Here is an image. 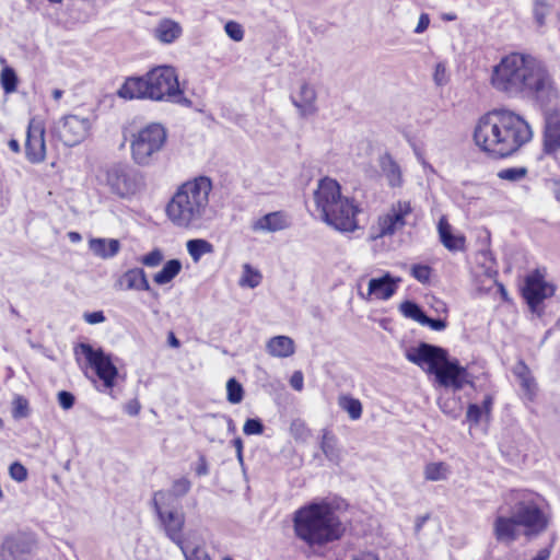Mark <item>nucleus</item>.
<instances>
[{
    "mask_svg": "<svg viewBox=\"0 0 560 560\" xmlns=\"http://www.w3.org/2000/svg\"><path fill=\"white\" fill-rule=\"evenodd\" d=\"M343 198L340 191V185L337 180L328 177L320 179L314 191V202L320 219L324 221L326 217H330L337 221L334 214V207Z\"/></svg>",
    "mask_w": 560,
    "mask_h": 560,
    "instance_id": "obj_13",
    "label": "nucleus"
},
{
    "mask_svg": "<svg viewBox=\"0 0 560 560\" xmlns=\"http://www.w3.org/2000/svg\"><path fill=\"white\" fill-rule=\"evenodd\" d=\"M75 401L74 395L68 390H61L58 393V402L65 410H69L73 407Z\"/></svg>",
    "mask_w": 560,
    "mask_h": 560,
    "instance_id": "obj_53",
    "label": "nucleus"
},
{
    "mask_svg": "<svg viewBox=\"0 0 560 560\" xmlns=\"http://www.w3.org/2000/svg\"><path fill=\"white\" fill-rule=\"evenodd\" d=\"M9 475L13 480L22 482L27 478V469L20 462H14L9 466Z\"/></svg>",
    "mask_w": 560,
    "mask_h": 560,
    "instance_id": "obj_48",
    "label": "nucleus"
},
{
    "mask_svg": "<svg viewBox=\"0 0 560 560\" xmlns=\"http://www.w3.org/2000/svg\"><path fill=\"white\" fill-rule=\"evenodd\" d=\"M520 527L527 537L541 534L548 526V518L541 509L532 501H521L512 510Z\"/></svg>",
    "mask_w": 560,
    "mask_h": 560,
    "instance_id": "obj_11",
    "label": "nucleus"
},
{
    "mask_svg": "<svg viewBox=\"0 0 560 560\" xmlns=\"http://www.w3.org/2000/svg\"><path fill=\"white\" fill-rule=\"evenodd\" d=\"M33 539L24 535L10 537L3 544V551L8 552L13 560H25L33 551Z\"/></svg>",
    "mask_w": 560,
    "mask_h": 560,
    "instance_id": "obj_23",
    "label": "nucleus"
},
{
    "mask_svg": "<svg viewBox=\"0 0 560 560\" xmlns=\"http://www.w3.org/2000/svg\"><path fill=\"white\" fill-rule=\"evenodd\" d=\"M485 418V412L478 404H469L467 407L466 420L470 425L478 424Z\"/></svg>",
    "mask_w": 560,
    "mask_h": 560,
    "instance_id": "obj_47",
    "label": "nucleus"
},
{
    "mask_svg": "<svg viewBox=\"0 0 560 560\" xmlns=\"http://www.w3.org/2000/svg\"><path fill=\"white\" fill-rule=\"evenodd\" d=\"M91 252L103 259L112 258L120 250V243L115 238H92L89 242Z\"/></svg>",
    "mask_w": 560,
    "mask_h": 560,
    "instance_id": "obj_28",
    "label": "nucleus"
},
{
    "mask_svg": "<svg viewBox=\"0 0 560 560\" xmlns=\"http://www.w3.org/2000/svg\"><path fill=\"white\" fill-rule=\"evenodd\" d=\"M435 380L441 386L450 387L453 392L460 390L465 385H474L467 369L460 365L457 359H450V357L438 370Z\"/></svg>",
    "mask_w": 560,
    "mask_h": 560,
    "instance_id": "obj_15",
    "label": "nucleus"
},
{
    "mask_svg": "<svg viewBox=\"0 0 560 560\" xmlns=\"http://www.w3.org/2000/svg\"><path fill=\"white\" fill-rule=\"evenodd\" d=\"M521 381V386L524 389L525 394L528 398H532L536 390V383L534 378L529 375H525Z\"/></svg>",
    "mask_w": 560,
    "mask_h": 560,
    "instance_id": "obj_55",
    "label": "nucleus"
},
{
    "mask_svg": "<svg viewBox=\"0 0 560 560\" xmlns=\"http://www.w3.org/2000/svg\"><path fill=\"white\" fill-rule=\"evenodd\" d=\"M18 75L13 68L4 67L0 73V84L7 94H11L16 91L18 88Z\"/></svg>",
    "mask_w": 560,
    "mask_h": 560,
    "instance_id": "obj_37",
    "label": "nucleus"
},
{
    "mask_svg": "<svg viewBox=\"0 0 560 560\" xmlns=\"http://www.w3.org/2000/svg\"><path fill=\"white\" fill-rule=\"evenodd\" d=\"M290 218L283 211L267 213L252 221L250 229L256 233H275L290 226Z\"/></svg>",
    "mask_w": 560,
    "mask_h": 560,
    "instance_id": "obj_21",
    "label": "nucleus"
},
{
    "mask_svg": "<svg viewBox=\"0 0 560 560\" xmlns=\"http://www.w3.org/2000/svg\"><path fill=\"white\" fill-rule=\"evenodd\" d=\"M182 551L185 560H211L208 552L202 547H195L189 550L185 542H182V547H178Z\"/></svg>",
    "mask_w": 560,
    "mask_h": 560,
    "instance_id": "obj_40",
    "label": "nucleus"
},
{
    "mask_svg": "<svg viewBox=\"0 0 560 560\" xmlns=\"http://www.w3.org/2000/svg\"><path fill=\"white\" fill-rule=\"evenodd\" d=\"M13 415L15 418H22L27 416V401L23 398L15 400Z\"/></svg>",
    "mask_w": 560,
    "mask_h": 560,
    "instance_id": "obj_56",
    "label": "nucleus"
},
{
    "mask_svg": "<svg viewBox=\"0 0 560 560\" xmlns=\"http://www.w3.org/2000/svg\"><path fill=\"white\" fill-rule=\"evenodd\" d=\"M399 282V278H395L389 272H385L380 277L371 278L368 282L366 291L361 290L360 281L358 284L359 294L369 301L388 300L398 289Z\"/></svg>",
    "mask_w": 560,
    "mask_h": 560,
    "instance_id": "obj_18",
    "label": "nucleus"
},
{
    "mask_svg": "<svg viewBox=\"0 0 560 560\" xmlns=\"http://www.w3.org/2000/svg\"><path fill=\"white\" fill-rule=\"evenodd\" d=\"M182 262L178 259H171L165 262L163 268L153 277V281L159 285L170 283L182 271Z\"/></svg>",
    "mask_w": 560,
    "mask_h": 560,
    "instance_id": "obj_31",
    "label": "nucleus"
},
{
    "mask_svg": "<svg viewBox=\"0 0 560 560\" xmlns=\"http://www.w3.org/2000/svg\"><path fill=\"white\" fill-rule=\"evenodd\" d=\"M552 192H553L556 200L560 203V180L553 182Z\"/></svg>",
    "mask_w": 560,
    "mask_h": 560,
    "instance_id": "obj_64",
    "label": "nucleus"
},
{
    "mask_svg": "<svg viewBox=\"0 0 560 560\" xmlns=\"http://www.w3.org/2000/svg\"><path fill=\"white\" fill-rule=\"evenodd\" d=\"M187 252L195 262H198L203 255L213 253V245L207 240H189L186 244Z\"/></svg>",
    "mask_w": 560,
    "mask_h": 560,
    "instance_id": "obj_32",
    "label": "nucleus"
},
{
    "mask_svg": "<svg viewBox=\"0 0 560 560\" xmlns=\"http://www.w3.org/2000/svg\"><path fill=\"white\" fill-rule=\"evenodd\" d=\"M439 407L443 413L447 415L452 419H457L460 415L462 408L458 406L455 399H440Z\"/></svg>",
    "mask_w": 560,
    "mask_h": 560,
    "instance_id": "obj_41",
    "label": "nucleus"
},
{
    "mask_svg": "<svg viewBox=\"0 0 560 560\" xmlns=\"http://www.w3.org/2000/svg\"><path fill=\"white\" fill-rule=\"evenodd\" d=\"M532 137L528 122L506 109H494L481 116L474 130L476 145L494 158L512 155Z\"/></svg>",
    "mask_w": 560,
    "mask_h": 560,
    "instance_id": "obj_1",
    "label": "nucleus"
},
{
    "mask_svg": "<svg viewBox=\"0 0 560 560\" xmlns=\"http://www.w3.org/2000/svg\"><path fill=\"white\" fill-rule=\"evenodd\" d=\"M351 560H380L378 557L373 552H363L352 557Z\"/></svg>",
    "mask_w": 560,
    "mask_h": 560,
    "instance_id": "obj_63",
    "label": "nucleus"
},
{
    "mask_svg": "<svg viewBox=\"0 0 560 560\" xmlns=\"http://www.w3.org/2000/svg\"><path fill=\"white\" fill-rule=\"evenodd\" d=\"M290 100L302 118L314 116L318 112L316 90L307 82H302L292 92Z\"/></svg>",
    "mask_w": 560,
    "mask_h": 560,
    "instance_id": "obj_20",
    "label": "nucleus"
},
{
    "mask_svg": "<svg viewBox=\"0 0 560 560\" xmlns=\"http://www.w3.org/2000/svg\"><path fill=\"white\" fill-rule=\"evenodd\" d=\"M125 100H151L190 106L191 101L185 96L179 86L178 75L171 66H158L143 77L126 79L117 92Z\"/></svg>",
    "mask_w": 560,
    "mask_h": 560,
    "instance_id": "obj_4",
    "label": "nucleus"
},
{
    "mask_svg": "<svg viewBox=\"0 0 560 560\" xmlns=\"http://www.w3.org/2000/svg\"><path fill=\"white\" fill-rule=\"evenodd\" d=\"M151 504L161 530L177 547H182L186 516L180 504H174L173 495L162 490L153 493Z\"/></svg>",
    "mask_w": 560,
    "mask_h": 560,
    "instance_id": "obj_7",
    "label": "nucleus"
},
{
    "mask_svg": "<svg viewBox=\"0 0 560 560\" xmlns=\"http://www.w3.org/2000/svg\"><path fill=\"white\" fill-rule=\"evenodd\" d=\"M514 374L521 380L523 378L525 375H529V371H528V368L523 363V362H520L515 368H514Z\"/></svg>",
    "mask_w": 560,
    "mask_h": 560,
    "instance_id": "obj_61",
    "label": "nucleus"
},
{
    "mask_svg": "<svg viewBox=\"0 0 560 560\" xmlns=\"http://www.w3.org/2000/svg\"><path fill=\"white\" fill-rule=\"evenodd\" d=\"M320 448L328 460L338 463L340 459V453L336 445V439L328 432H325L322 438Z\"/></svg>",
    "mask_w": 560,
    "mask_h": 560,
    "instance_id": "obj_34",
    "label": "nucleus"
},
{
    "mask_svg": "<svg viewBox=\"0 0 560 560\" xmlns=\"http://www.w3.org/2000/svg\"><path fill=\"white\" fill-rule=\"evenodd\" d=\"M104 182L110 191L120 198H128L138 190L136 176L126 165L116 164L108 167Z\"/></svg>",
    "mask_w": 560,
    "mask_h": 560,
    "instance_id": "obj_14",
    "label": "nucleus"
},
{
    "mask_svg": "<svg viewBox=\"0 0 560 560\" xmlns=\"http://www.w3.org/2000/svg\"><path fill=\"white\" fill-rule=\"evenodd\" d=\"M92 121L89 117L66 115L55 122L52 133L67 147L83 142L91 132Z\"/></svg>",
    "mask_w": 560,
    "mask_h": 560,
    "instance_id": "obj_9",
    "label": "nucleus"
},
{
    "mask_svg": "<svg viewBox=\"0 0 560 560\" xmlns=\"http://www.w3.org/2000/svg\"><path fill=\"white\" fill-rule=\"evenodd\" d=\"M518 527L513 512L510 516L498 515L493 524V534L499 542L510 545L517 539Z\"/></svg>",
    "mask_w": 560,
    "mask_h": 560,
    "instance_id": "obj_22",
    "label": "nucleus"
},
{
    "mask_svg": "<svg viewBox=\"0 0 560 560\" xmlns=\"http://www.w3.org/2000/svg\"><path fill=\"white\" fill-rule=\"evenodd\" d=\"M339 406L348 412L350 419L358 420L362 416V404L359 399L351 396H341Z\"/></svg>",
    "mask_w": 560,
    "mask_h": 560,
    "instance_id": "obj_36",
    "label": "nucleus"
},
{
    "mask_svg": "<svg viewBox=\"0 0 560 560\" xmlns=\"http://www.w3.org/2000/svg\"><path fill=\"white\" fill-rule=\"evenodd\" d=\"M195 471L197 476H207L209 474L208 463L203 455L199 456Z\"/></svg>",
    "mask_w": 560,
    "mask_h": 560,
    "instance_id": "obj_58",
    "label": "nucleus"
},
{
    "mask_svg": "<svg viewBox=\"0 0 560 560\" xmlns=\"http://www.w3.org/2000/svg\"><path fill=\"white\" fill-rule=\"evenodd\" d=\"M119 285L125 290L149 291L147 275L141 268L127 270L119 279Z\"/></svg>",
    "mask_w": 560,
    "mask_h": 560,
    "instance_id": "obj_27",
    "label": "nucleus"
},
{
    "mask_svg": "<svg viewBox=\"0 0 560 560\" xmlns=\"http://www.w3.org/2000/svg\"><path fill=\"white\" fill-rule=\"evenodd\" d=\"M425 303L430 307V310L436 313L438 315L447 313L448 311L446 303L434 295H427Z\"/></svg>",
    "mask_w": 560,
    "mask_h": 560,
    "instance_id": "obj_49",
    "label": "nucleus"
},
{
    "mask_svg": "<svg viewBox=\"0 0 560 560\" xmlns=\"http://www.w3.org/2000/svg\"><path fill=\"white\" fill-rule=\"evenodd\" d=\"M224 31L226 35L235 42H241L244 38L243 26L237 22L229 21L225 23Z\"/></svg>",
    "mask_w": 560,
    "mask_h": 560,
    "instance_id": "obj_46",
    "label": "nucleus"
},
{
    "mask_svg": "<svg viewBox=\"0 0 560 560\" xmlns=\"http://www.w3.org/2000/svg\"><path fill=\"white\" fill-rule=\"evenodd\" d=\"M167 137V129L160 122H150L132 132L129 142L133 163L152 165L166 145Z\"/></svg>",
    "mask_w": 560,
    "mask_h": 560,
    "instance_id": "obj_6",
    "label": "nucleus"
},
{
    "mask_svg": "<svg viewBox=\"0 0 560 560\" xmlns=\"http://www.w3.org/2000/svg\"><path fill=\"white\" fill-rule=\"evenodd\" d=\"M303 374L300 371H296L292 374L290 378V385L292 386V388L300 392L303 389Z\"/></svg>",
    "mask_w": 560,
    "mask_h": 560,
    "instance_id": "obj_57",
    "label": "nucleus"
},
{
    "mask_svg": "<svg viewBox=\"0 0 560 560\" xmlns=\"http://www.w3.org/2000/svg\"><path fill=\"white\" fill-rule=\"evenodd\" d=\"M211 190L212 183L205 176L180 185L166 207L171 222L183 229L200 226L209 208Z\"/></svg>",
    "mask_w": 560,
    "mask_h": 560,
    "instance_id": "obj_5",
    "label": "nucleus"
},
{
    "mask_svg": "<svg viewBox=\"0 0 560 560\" xmlns=\"http://www.w3.org/2000/svg\"><path fill=\"white\" fill-rule=\"evenodd\" d=\"M441 243L451 252L464 250L466 238L463 234H454L451 224L443 217L438 224Z\"/></svg>",
    "mask_w": 560,
    "mask_h": 560,
    "instance_id": "obj_25",
    "label": "nucleus"
},
{
    "mask_svg": "<svg viewBox=\"0 0 560 560\" xmlns=\"http://www.w3.org/2000/svg\"><path fill=\"white\" fill-rule=\"evenodd\" d=\"M412 211L413 207L409 200H397L393 202L389 209L378 217L374 237L392 236L397 231L404 229Z\"/></svg>",
    "mask_w": 560,
    "mask_h": 560,
    "instance_id": "obj_10",
    "label": "nucleus"
},
{
    "mask_svg": "<svg viewBox=\"0 0 560 560\" xmlns=\"http://www.w3.org/2000/svg\"><path fill=\"white\" fill-rule=\"evenodd\" d=\"M549 14L548 5L542 1H536L534 4V18L538 25H544L546 16Z\"/></svg>",
    "mask_w": 560,
    "mask_h": 560,
    "instance_id": "obj_51",
    "label": "nucleus"
},
{
    "mask_svg": "<svg viewBox=\"0 0 560 560\" xmlns=\"http://www.w3.org/2000/svg\"><path fill=\"white\" fill-rule=\"evenodd\" d=\"M544 150L547 154L560 161V119L549 118L544 135Z\"/></svg>",
    "mask_w": 560,
    "mask_h": 560,
    "instance_id": "obj_24",
    "label": "nucleus"
},
{
    "mask_svg": "<svg viewBox=\"0 0 560 560\" xmlns=\"http://www.w3.org/2000/svg\"><path fill=\"white\" fill-rule=\"evenodd\" d=\"M399 310L402 313V315H406V316L425 315L424 312H422L417 304H415L410 301H406V302L401 303L399 306Z\"/></svg>",
    "mask_w": 560,
    "mask_h": 560,
    "instance_id": "obj_54",
    "label": "nucleus"
},
{
    "mask_svg": "<svg viewBox=\"0 0 560 560\" xmlns=\"http://www.w3.org/2000/svg\"><path fill=\"white\" fill-rule=\"evenodd\" d=\"M25 155L31 163H40L46 158L45 124L38 117L31 118L28 122Z\"/></svg>",
    "mask_w": 560,
    "mask_h": 560,
    "instance_id": "obj_17",
    "label": "nucleus"
},
{
    "mask_svg": "<svg viewBox=\"0 0 560 560\" xmlns=\"http://www.w3.org/2000/svg\"><path fill=\"white\" fill-rule=\"evenodd\" d=\"M448 73L444 62H439L435 66L433 80L438 86H443L448 82Z\"/></svg>",
    "mask_w": 560,
    "mask_h": 560,
    "instance_id": "obj_50",
    "label": "nucleus"
},
{
    "mask_svg": "<svg viewBox=\"0 0 560 560\" xmlns=\"http://www.w3.org/2000/svg\"><path fill=\"white\" fill-rule=\"evenodd\" d=\"M295 536L307 546H324L341 538L345 526L337 510L326 501H313L293 514Z\"/></svg>",
    "mask_w": 560,
    "mask_h": 560,
    "instance_id": "obj_3",
    "label": "nucleus"
},
{
    "mask_svg": "<svg viewBox=\"0 0 560 560\" xmlns=\"http://www.w3.org/2000/svg\"><path fill=\"white\" fill-rule=\"evenodd\" d=\"M485 412V418L488 419L490 417L492 407H493V397L492 395H486L481 405H479Z\"/></svg>",
    "mask_w": 560,
    "mask_h": 560,
    "instance_id": "obj_59",
    "label": "nucleus"
},
{
    "mask_svg": "<svg viewBox=\"0 0 560 560\" xmlns=\"http://www.w3.org/2000/svg\"><path fill=\"white\" fill-rule=\"evenodd\" d=\"M125 410L130 416H137L140 411V405L137 400H132L126 406Z\"/></svg>",
    "mask_w": 560,
    "mask_h": 560,
    "instance_id": "obj_62",
    "label": "nucleus"
},
{
    "mask_svg": "<svg viewBox=\"0 0 560 560\" xmlns=\"http://www.w3.org/2000/svg\"><path fill=\"white\" fill-rule=\"evenodd\" d=\"M555 287L547 282L538 271L528 275L522 288V295L533 313L538 312L539 304L545 299L552 296Z\"/></svg>",
    "mask_w": 560,
    "mask_h": 560,
    "instance_id": "obj_16",
    "label": "nucleus"
},
{
    "mask_svg": "<svg viewBox=\"0 0 560 560\" xmlns=\"http://www.w3.org/2000/svg\"><path fill=\"white\" fill-rule=\"evenodd\" d=\"M264 429L265 425L259 418H248L243 425V432L246 435H260Z\"/></svg>",
    "mask_w": 560,
    "mask_h": 560,
    "instance_id": "obj_43",
    "label": "nucleus"
},
{
    "mask_svg": "<svg viewBox=\"0 0 560 560\" xmlns=\"http://www.w3.org/2000/svg\"><path fill=\"white\" fill-rule=\"evenodd\" d=\"M244 397L242 384L234 377L226 382V399L231 404H240Z\"/></svg>",
    "mask_w": 560,
    "mask_h": 560,
    "instance_id": "obj_38",
    "label": "nucleus"
},
{
    "mask_svg": "<svg viewBox=\"0 0 560 560\" xmlns=\"http://www.w3.org/2000/svg\"><path fill=\"white\" fill-rule=\"evenodd\" d=\"M75 355H83L86 364L95 372L106 388H113L118 376V370L112 358L102 348L81 342L75 347Z\"/></svg>",
    "mask_w": 560,
    "mask_h": 560,
    "instance_id": "obj_8",
    "label": "nucleus"
},
{
    "mask_svg": "<svg viewBox=\"0 0 560 560\" xmlns=\"http://www.w3.org/2000/svg\"><path fill=\"white\" fill-rule=\"evenodd\" d=\"M491 84L509 95L539 92L549 84L548 73L540 61L521 54H511L493 68Z\"/></svg>",
    "mask_w": 560,
    "mask_h": 560,
    "instance_id": "obj_2",
    "label": "nucleus"
},
{
    "mask_svg": "<svg viewBox=\"0 0 560 560\" xmlns=\"http://www.w3.org/2000/svg\"><path fill=\"white\" fill-rule=\"evenodd\" d=\"M412 276L420 282H427L431 276V269L424 265H416L411 270Z\"/></svg>",
    "mask_w": 560,
    "mask_h": 560,
    "instance_id": "obj_52",
    "label": "nucleus"
},
{
    "mask_svg": "<svg viewBox=\"0 0 560 560\" xmlns=\"http://www.w3.org/2000/svg\"><path fill=\"white\" fill-rule=\"evenodd\" d=\"M526 174L527 170L525 167H511L500 171L498 175L501 179L517 182L523 179Z\"/></svg>",
    "mask_w": 560,
    "mask_h": 560,
    "instance_id": "obj_42",
    "label": "nucleus"
},
{
    "mask_svg": "<svg viewBox=\"0 0 560 560\" xmlns=\"http://www.w3.org/2000/svg\"><path fill=\"white\" fill-rule=\"evenodd\" d=\"M380 165L382 173L387 180L388 186H390L392 188L401 187V170L399 165L394 161V159L390 155L386 154L381 158Z\"/></svg>",
    "mask_w": 560,
    "mask_h": 560,
    "instance_id": "obj_29",
    "label": "nucleus"
},
{
    "mask_svg": "<svg viewBox=\"0 0 560 560\" xmlns=\"http://www.w3.org/2000/svg\"><path fill=\"white\" fill-rule=\"evenodd\" d=\"M191 488V482L187 478H179L173 482L171 490H163L173 495L174 504H179V499L187 494Z\"/></svg>",
    "mask_w": 560,
    "mask_h": 560,
    "instance_id": "obj_39",
    "label": "nucleus"
},
{
    "mask_svg": "<svg viewBox=\"0 0 560 560\" xmlns=\"http://www.w3.org/2000/svg\"><path fill=\"white\" fill-rule=\"evenodd\" d=\"M359 211L360 210L358 206L354 205L353 200L345 197L342 200H339V203L336 207H334V214L337 218V221L330 217H326L324 222L340 232H353L358 229L357 214Z\"/></svg>",
    "mask_w": 560,
    "mask_h": 560,
    "instance_id": "obj_19",
    "label": "nucleus"
},
{
    "mask_svg": "<svg viewBox=\"0 0 560 560\" xmlns=\"http://www.w3.org/2000/svg\"><path fill=\"white\" fill-rule=\"evenodd\" d=\"M267 351L276 358H288L294 353V342L290 337L276 336L268 341Z\"/></svg>",
    "mask_w": 560,
    "mask_h": 560,
    "instance_id": "obj_30",
    "label": "nucleus"
},
{
    "mask_svg": "<svg viewBox=\"0 0 560 560\" xmlns=\"http://www.w3.org/2000/svg\"><path fill=\"white\" fill-rule=\"evenodd\" d=\"M448 472V466L442 462L428 464L424 469L425 479L431 481L445 480Z\"/></svg>",
    "mask_w": 560,
    "mask_h": 560,
    "instance_id": "obj_35",
    "label": "nucleus"
},
{
    "mask_svg": "<svg viewBox=\"0 0 560 560\" xmlns=\"http://www.w3.org/2000/svg\"><path fill=\"white\" fill-rule=\"evenodd\" d=\"M183 34L182 25L172 19H162L155 30L154 36L163 44H172Z\"/></svg>",
    "mask_w": 560,
    "mask_h": 560,
    "instance_id": "obj_26",
    "label": "nucleus"
},
{
    "mask_svg": "<svg viewBox=\"0 0 560 560\" xmlns=\"http://www.w3.org/2000/svg\"><path fill=\"white\" fill-rule=\"evenodd\" d=\"M430 24V18L427 13H422L419 18L418 24L415 28L416 34L423 33Z\"/></svg>",
    "mask_w": 560,
    "mask_h": 560,
    "instance_id": "obj_60",
    "label": "nucleus"
},
{
    "mask_svg": "<svg viewBox=\"0 0 560 560\" xmlns=\"http://www.w3.org/2000/svg\"><path fill=\"white\" fill-rule=\"evenodd\" d=\"M261 279H262V276L258 269L254 268L249 264H244L243 270H242V276L238 280V284L242 288L254 289L260 284Z\"/></svg>",
    "mask_w": 560,
    "mask_h": 560,
    "instance_id": "obj_33",
    "label": "nucleus"
},
{
    "mask_svg": "<svg viewBox=\"0 0 560 560\" xmlns=\"http://www.w3.org/2000/svg\"><path fill=\"white\" fill-rule=\"evenodd\" d=\"M164 255L161 249L155 248L147 255L142 256L140 262L147 267H158L163 261Z\"/></svg>",
    "mask_w": 560,
    "mask_h": 560,
    "instance_id": "obj_45",
    "label": "nucleus"
},
{
    "mask_svg": "<svg viewBox=\"0 0 560 560\" xmlns=\"http://www.w3.org/2000/svg\"><path fill=\"white\" fill-rule=\"evenodd\" d=\"M412 318L416 319L417 322H419V324L421 326H428L431 329L436 330V331L443 330L447 325L445 317L444 318H442V317H412Z\"/></svg>",
    "mask_w": 560,
    "mask_h": 560,
    "instance_id": "obj_44",
    "label": "nucleus"
},
{
    "mask_svg": "<svg viewBox=\"0 0 560 560\" xmlns=\"http://www.w3.org/2000/svg\"><path fill=\"white\" fill-rule=\"evenodd\" d=\"M447 357L446 350L427 342H421L406 352L408 361L434 376Z\"/></svg>",
    "mask_w": 560,
    "mask_h": 560,
    "instance_id": "obj_12",
    "label": "nucleus"
}]
</instances>
